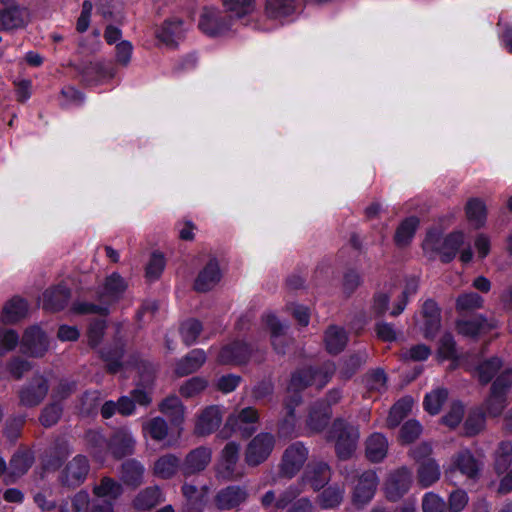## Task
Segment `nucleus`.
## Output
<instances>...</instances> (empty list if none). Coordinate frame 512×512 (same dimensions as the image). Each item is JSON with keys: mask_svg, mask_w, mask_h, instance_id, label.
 Listing matches in <instances>:
<instances>
[{"mask_svg": "<svg viewBox=\"0 0 512 512\" xmlns=\"http://www.w3.org/2000/svg\"><path fill=\"white\" fill-rule=\"evenodd\" d=\"M265 323L270 330L275 351L279 354H285V348L292 342L291 338L286 335L287 326L282 324L274 315H267Z\"/></svg>", "mask_w": 512, "mask_h": 512, "instance_id": "nucleus-25", "label": "nucleus"}, {"mask_svg": "<svg viewBox=\"0 0 512 512\" xmlns=\"http://www.w3.org/2000/svg\"><path fill=\"white\" fill-rule=\"evenodd\" d=\"M495 327L496 322L493 319L485 318L483 315H475L457 322L459 334L470 338L485 334Z\"/></svg>", "mask_w": 512, "mask_h": 512, "instance_id": "nucleus-21", "label": "nucleus"}, {"mask_svg": "<svg viewBox=\"0 0 512 512\" xmlns=\"http://www.w3.org/2000/svg\"><path fill=\"white\" fill-rule=\"evenodd\" d=\"M108 446L116 458H122L134 452L135 439L128 429L121 428L113 433Z\"/></svg>", "mask_w": 512, "mask_h": 512, "instance_id": "nucleus-22", "label": "nucleus"}, {"mask_svg": "<svg viewBox=\"0 0 512 512\" xmlns=\"http://www.w3.org/2000/svg\"><path fill=\"white\" fill-rule=\"evenodd\" d=\"M70 299V290L64 285L47 289L42 295V306L48 311L62 310Z\"/></svg>", "mask_w": 512, "mask_h": 512, "instance_id": "nucleus-26", "label": "nucleus"}, {"mask_svg": "<svg viewBox=\"0 0 512 512\" xmlns=\"http://www.w3.org/2000/svg\"><path fill=\"white\" fill-rule=\"evenodd\" d=\"M275 446V437L271 433L257 434L247 444L244 457L248 466L256 467L266 461Z\"/></svg>", "mask_w": 512, "mask_h": 512, "instance_id": "nucleus-6", "label": "nucleus"}, {"mask_svg": "<svg viewBox=\"0 0 512 512\" xmlns=\"http://www.w3.org/2000/svg\"><path fill=\"white\" fill-rule=\"evenodd\" d=\"M483 303L484 300L479 294L475 292H469L461 294L457 298L456 308L459 311H471L481 308Z\"/></svg>", "mask_w": 512, "mask_h": 512, "instance_id": "nucleus-60", "label": "nucleus"}, {"mask_svg": "<svg viewBox=\"0 0 512 512\" xmlns=\"http://www.w3.org/2000/svg\"><path fill=\"white\" fill-rule=\"evenodd\" d=\"M208 386V381L203 377H192L185 381L179 388V393L184 398H193L203 392Z\"/></svg>", "mask_w": 512, "mask_h": 512, "instance_id": "nucleus-55", "label": "nucleus"}, {"mask_svg": "<svg viewBox=\"0 0 512 512\" xmlns=\"http://www.w3.org/2000/svg\"><path fill=\"white\" fill-rule=\"evenodd\" d=\"M259 420L258 411L253 407H246L239 412L231 414L226 421V426L239 432L242 437H249L256 431V423Z\"/></svg>", "mask_w": 512, "mask_h": 512, "instance_id": "nucleus-13", "label": "nucleus"}, {"mask_svg": "<svg viewBox=\"0 0 512 512\" xmlns=\"http://www.w3.org/2000/svg\"><path fill=\"white\" fill-rule=\"evenodd\" d=\"M379 479L373 470L363 472L353 489L352 500L355 505L363 506L369 503L375 495Z\"/></svg>", "mask_w": 512, "mask_h": 512, "instance_id": "nucleus-14", "label": "nucleus"}, {"mask_svg": "<svg viewBox=\"0 0 512 512\" xmlns=\"http://www.w3.org/2000/svg\"><path fill=\"white\" fill-rule=\"evenodd\" d=\"M441 476L440 466L433 458H428L419 463L417 468V482L427 488L436 483Z\"/></svg>", "mask_w": 512, "mask_h": 512, "instance_id": "nucleus-33", "label": "nucleus"}, {"mask_svg": "<svg viewBox=\"0 0 512 512\" xmlns=\"http://www.w3.org/2000/svg\"><path fill=\"white\" fill-rule=\"evenodd\" d=\"M334 372L335 365L333 363L324 364L320 370L312 368L298 370L291 377L286 396H301L300 392L313 384L321 388L331 379Z\"/></svg>", "mask_w": 512, "mask_h": 512, "instance_id": "nucleus-4", "label": "nucleus"}, {"mask_svg": "<svg viewBox=\"0 0 512 512\" xmlns=\"http://www.w3.org/2000/svg\"><path fill=\"white\" fill-rule=\"evenodd\" d=\"M331 417V411L328 407H323L322 402H317L310 409L307 418V427L313 432L322 431Z\"/></svg>", "mask_w": 512, "mask_h": 512, "instance_id": "nucleus-37", "label": "nucleus"}, {"mask_svg": "<svg viewBox=\"0 0 512 512\" xmlns=\"http://www.w3.org/2000/svg\"><path fill=\"white\" fill-rule=\"evenodd\" d=\"M413 407V399L406 397L399 400L390 410L387 418V425L391 428L399 425L401 420L411 411Z\"/></svg>", "mask_w": 512, "mask_h": 512, "instance_id": "nucleus-50", "label": "nucleus"}, {"mask_svg": "<svg viewBox=\"0 0 512 512\" xmlns=\"http://www.w3.org/2000/svg\"><path fill=\"white\" fill-rule=\"evenodd\" d=\"M182 33L181 20H167L157 32V37L166 45H174L181 38Z\"/></svg>", "mask_w": 512, "mask_h": 512, "instance_id": "nucleus-44", "label": "nucleus"}, {"mask_svg": "<svg viewBox=\"0 0 512 512\" xmlns=\"http://www.w3.org/2000/svg\"><path fill=\"white\" fill-rule=\"evenodd\" d=\"M180 460L173 454H166L157 459L153 466L155 476L162 479H169L177 472Z\"/></svg>", "mask_w": 512, "mask_h": 512, "instance_id": "nucleus-40", "label": "nucleus"}, {"mask_svg": "<svg viewBox=\"0 0 512 512\" xmlns=\"http://www.w3.org/2000/svg\"><path fill=\"white\" fill-rule=\"evenodd\" d=\"M424 317V333L426 338H432L440 328V309L433 300H427L422 307Z\"/></svg>", "mask_w": 512, "mask_h": 512, "instance_id": "nucleus-35", "label": "nucleus"}, {"mask_svg": "<svg viewBox=\"0 0 512 512\" xmlns=\"http://www.w3.org/2000/svg\"><path fill=\"white\" fill-rule=\"evenodd\" d=\"M24 24V10L19 7L14 6L0 11V31L17 29Z\"/></svg>", "mask_w": 512, "mask_h": 512, "instance_id": "nucleus-42", "label": "nucleus"}, {"mask_svg": "<svg viewBox=\"0 0 512 512\" xmlns=\"http://www.w3.org/2000/svg\"><path fill=\"white\" fill-rule=\"evenodd\" d=\"M223 409L218 405L206 407L197 417L195 434L207 436L216 431L222 423Z\"/></svg>", "mask_w": 512, "mask_h": 512, "instance_id": "nucleus-17", "label": "nucleus"}, {"mask_svg": "<svg viewBox=\"0 0 512 512\" xmlns=\"http://www.w3.org/2000/svg\"><path fill=\"white\" fill-rule=\"evenodd\" d=\"M49 388L48 379L41 374H35L19 389V404L27 408L38 406L47 396Z\"/></svg>", "mask_w": 512, "mask_h": 512, "instance_id": "nucleus-7", "label": "nucleus"}, {"mask_svg": "<svg viewBox=\"0 0 512 512\" xmlns=\"http://www.w3.org/2000/svg\"><path fill=\"white\" fill-rule=\"evenodd\" d=\"M423 512H447L446 502L433 492H428L422 499Z\"/></svg>", "mask_w": 512, "mask_h": 512, "instance_id": "nucleus-62", "label": "nucleus"}, {"mask_svg": "<svg viewBox=\"0 0 512 512\" xmlns=\"http://www.w3.org/2000/svg\"><path fill=\"white\" fill-rule=\"evenodd\" d=\"M27 302L21 298H12L3 307L2 320L5 323H16L27 314Z\"/></svg>", "mask_w": 512, "mask_h": 512, "instance_id": "nucleus-39", "label": "nucleus"}, {"mask_svg": "<svg viewBox=\"0 0 512 512\" xmlns=\"http://www.w3.org/2000/svg\"><path fill=\"white\" fill-rule=\"evenodd\" d=\"M164 501L163 494L157 486L147 487L141 490L133 500L137 510H150Z\"/></svg>", "mask_w": 512, "mask_h": 512, "instance_id": "nucleus-36", "label": "nucleus"}, {"mask_svg": "<svg viewBox=\"0 0 512 512\" xmlns=\"http://www.w3.org/2000/svg\"><path fill=\"white\" fill-rule=\"evenodd\" d=\"M465 212L468 221L475 228H480L485 224L487 211L485 203L481 199H469L465 206Z\"/></svg>", "mask_w": 512, "mask_h": 512, "instance_id": "nucleus-41", "label": "nucleus"}, {"mask_svg": "<svg viewBox=\"0 0 512 512\" xmlns=\"http://www.w3.org/2000/svg\"><path fill=\"white\" fill-rule=\"evenodd\" d=\"M19 343V335L12 329L0 328V356L13 350Z\"/></svg>", "mask_w": 512, "mask_h": 512, "instance_id": "nucleus-63", "label": "nucleus"}, {"mask_svg": "<svg viewBox=\"0 0 512 512\" xmlns=\"http://www.w3.org/2000/svg\"><path fill=\"white\" fill-rule=\"evenodd\" d=\"M34 456L28 450H19L11 458L7 473V483H13L30 469Z\"/></svg>", "mask_w": 512, "mask_h": 512, "instance_id": "nucleus-23", "label": "nucleus"}, {"mask_svg": "<svg viewBox=\"0 0 512 512\" xmlns=\"http://www.w3.org/2000/svg\"><path fill=\"white\" fill-rule=\"evenodd\" d=\"M144 473V465L136 459L126 460L121 465V480L124 484L133 488H136L143 483Z\"/></svg>", "mask_w": 512, "mask_h": 512, "instance_id": "nucleus-30", "label": "nucleus"}, {"mask_svg": "<svg viewBox=\"0 0 512 512\" xmlns=\"http://www.w3.org/2000/svg\"><path fill=\"white\" fill-rule=\"evenodd\" d=\"M212 452L207 447H198L186 456L183 464L184 474H194L204 470L211 461Z\"/></svg>", "mask_w": 512, "mask_h": 512, "instance_id": "nucleus-27", "label": "nucleus"}, {"mask_svg": "<svg viewBox=\"0 0 512 512\" xmlns=\"http://www.w3.org/2000/svg\"><path fill=\"white\" fill-rule=\"evenodd\" d=\"M240 446L235 442L227 443L217 464V476L224 480H237L242 477V472L238 469Z\"/></svg>", "mask_w": 512, "mask_h": 512, "instance_id": "nucleus-9", "label": "nucleus"}, {"mask_svg": "<svg viewBox=\"0 0 512 512\" xmlns=\"http://www.w3.org/2000/svg\"><path fill=\"white\" fill-rule=\"evenodd\" d=\"M122 492L123 488L121 484L109 477L102 478L100 484L94 488V494L97 497L108 498L110 500H115Z\"/></svg>", "mask_w": 512, "mask_h": 512, "instance_id": "nucleus-52", "label": "nucleus"}, {"mask_svg": "<svg viewBox=\"0 0 512 512\" xmlns=\"http://www.w3.org/2000/svg\"><path fill=\"white\" fill-rule=\"evenodd\" d=\"M302 402V397L297 395L286 396L283 401L286 416L279 424V433L283 436L293 434L296 426L295 408Z\"/></svg>", "mask_w": 512, "mask_h": 512, "instance_id": "nucleus-32", "label": "nucleus"}, {"mask_svg": "<svg viewBox=\"0 0 512 512\" xmlns=\"http://www.w3.org/2000/svg\"><path fill=\"white\" fill-rule=\"evenodd\" d=\"M202 330V324L197 319H188L184 321L180 327V334L183 342L188 346L192 345L196 342Z\"/></svg>", "mask_w": 512, "mask_h": 512, "instance_id": "nucleus-56", "label": "nucleus"}, {"mask_svg": "<svg viewBox=\"0 0 512 512\" xmlns=\"http://www.w3.org/2000/svg\"><path fill=\"white\" fill-rule=\"evenodd\" d=\"M368 359V354L366 352H358L355 354H352L348 359H346L340 370L339 375L342 379L348 380L350 379L356 371L364 364L366 363Z\"/></svg>", "mask_w": 512, "mask_h": 512, "instance_id": "nucleus-51", "label": "nucleus"}, {"mask_svg": "<svg viewBox=\"0 0 512 512\" xmlns=\"http://www.w3.org/2000/svg\"><path fill=\"white\" fill-rule=\"evenodd\" d=\"M468 502L469 496L467 492L457 488L449 494L446 506L449 512H461L467 506Z\"/></svg>", "mask_w": 512, "mask_h": 512, "instance_id": "nucleus-61", "label": "nucleus"}, {"mask_svg": "<svg viewBox=\"0 0 512 512\" xmlns=\"http://www.w3.org/2000/svg\"><path fill=\"white\" fill-rule=\"evenodd\" d=\"M231 18L232 15H222L217 9L204 8L198 25L205 34L219 36L230 29Z\"/></svg>", "mask_w": 512, "mask_h": 512, "instance_id": "nucleus-10", "label": "nucleus"}, {"mask_svg": "<svg viewBox=\"0 0 512 512\" xmlns=\"http://www.w3.org/2000/svg\"><path fill=\"white\" fill-rule=\"evenodd\" d=\"M448 397V391L444 388H437L425 396L424 408L427 412L437 414Z\"/></svg>", "mask_w": 512, "mask_h": 512, "instance_id": "nucleus-54", "label": "nucleus"}, {"mask_svg": "<svg viewBox=\"0 0 512 512\" xmlns=\"http://www.w3.org/2000/svg\"><path fill=\"white\" fill-rule=\"evenodd\" d=\"M128 288L125 279L118 273H112L105 278L102 286L96 292L98 303L75 302L72 310L77 314H98L106 316L110 306L117 303Z\"/></svg>", "mask_w": 512, "mask_h": 512, "instance_id": "nucleus-1", "label": "nucleus"}, {"mask_svg": "<svg viewBox=\"0 0 512 512\" xmlns=\"http://www.w3.org/2000/svg\"><path fill=\"white\" fill-rule=\"evenodd\" d=\"M412 482V472L401 467L390 473L385 483V494L389 501L395 502L406 494Z\"/></svg>", "mask_w": 512, "mask_h": 512, "instance_id": "nucleus-12", "label": "nucleus"}, {"mask_svg": "<svg viewBox=\"0 0 512 512\" xmlns=\"http://www.w3.org/2000/svg\"><path fill=\"white\" fill-rule=\"evenodd\" d=\"M507 406V394L490 388V393L483 404L485 414L498 417Z\"/></svg>", "mask_w": 512, "mask_h": 512, "instance_id": "nucleus-46", "label": "nucleus"}, {"mask_svg": "<svg viewBox=\"0 0 512 512\" xmlns=\"http://www.w3.org/2000/svg\"><path fill=\"white\" fill-rule=\"evenodd\" d=\"M207 356L202 349H193L185 357L181 358L175 367L178 376H186L198 371L206 362Z\"/></svg>", "mask_w": 512, "mask_h": 512, "instance_id": "nucleus-29", "label": "nucleus"}, {"mask_svg": "<svg viewBox=\"0 0 512 512\" xmlns=\"http://www.w3.org/2000/svg\"><path fill=\"white\" fill-rule=\"evenodd\" d=\"M301 484H293L276 496L274 490L267 491L261 498L260 503L264 509L275 508L276 510H284L292 501H294L303 489Z\"/></svg>", "mask_w": 512, "mask_h": 512, "instance_id": "nucleus-16", "label": "nucleus"}, {"mask_svg": "<svg viewBox=\"0 0 512 512\" xmlns=\"http://www.w3.org/2000/svg\"><path fill=\"white\" fill-rule=\"evenodd\" d=\"M222 2L228 13L241 18L254 10L255 0H222Z\"/></svg>", "mask_w": 512, "mask_h": 512, "instance_id": "nucleus-57", "label": "nucleus"}, {"mask_svg": "<svg viewBox=\"0 0 512 512\" xmlns=\"http://www.w3.org/2000/svg\"><path fill=\"white\" fill-rule=\"evenodd\" d=\"M295 9L296 0H267L266 3V13L273 19L289 16Z\"/></svg>", "mask_w": 512, "mask_h": 512, "instance_id": "nucleus-48", "label": "nucleus"}, {"mask_svg": "<svg viewBox=\"0 0 512 512\" xmlns=\"http://www.w3.org/2000/svg\"><path fill=\"white\" fill-rule=\"evenodd\" d=\"M344 495V486L333 484L325 488L317 495L316 503L323 510L334 509L343 502Z\"/></svg>", "mask_w": 512, "mask_h": 512, "instance_id": "nucleus-34", "label": "nucleus"}, {"mask_svg": "<svg viewBox=\"0 0 512 512\" xmlns=\"http://www.w3.org/2000/svg\"><path fill=\"white\" fill-rule=\"evenodd\" d=\"M168 424L161 417H154L142 424L144 436H148L154 441H163L168 435Z\"/></svg>", "mask_w": 512, "mask_h": 512, "instance_id": "nucleus-45", "label": "nucleus"}, {"mask_svg": "<svg viewBox=\"0 0 512 512\" xmlns=\"http://www.w3.org/2000/svg\"><path fill=\"white\" fill-rule=\"evenodd\" d=\"M184 409L181 400L174 395L166 397L159 404V411L168 416L175 425H179L183 422Z\"/></svg>", "mask_w": 512, "mask_h": 512, "instance_id": "nucleus-38", "label": "nucleus"}, {"mask_svg": "<svg viewBox=\"0 0 512 512\" xmlns=\"http://www.w3.org/2000/svg\"><path fill=\"white\" fill-rule=\"evenodd\" d=\"M502 360L498 357H492L481 362L477 367L479 381L483 384L489 383L501 370Z\"/></svg>", "mask_w": 512, "mask_h": 512, "instance_id": "nucleus-49", "label": "nucleus"}, {"mask_svg": "<svg viewBox=\"0 0 512 512\" xmlns=\"http://www.w3.org/2000/svg\"><path fill=\"white\" fill-rule=\"evenodd\" d=\"M348 342V334L344 328L330 325L324 333L325 348L330 354H338L344 350Z\"/></svg>", "mask_w": 512, "mask_h": 512, "instance_id": "nucleus-31", "label": "nucleus"}, {"mask_svg": "<svg viewBox=\"0 0 512 512\" xmlns=\"http://www.w3.org/2000/svg\"><path fill=\"white\" fill-rule=\"evenodd\" d=\"M387 438L378 432L371 434L365 442V454L369 461L374 463L381 462L388 452Z\"/></svg>", "mask_w": 512, "mask_h": 512, "instance_id": "nucleus-28", "label": "nucleus"}, {"mask_svg": "<svg viewBox=\"0 0 512 512\" xmlns=\"http://www.w3.org/2000/svg\"><path fill=\"white\" fill-rule=\"evenodd\" d=\"M463 242L462 232H453L443 236L439 230L431 229L426 234L422 248L430 259L438 256L443 263H449L455 258Z\"/></svg>", "mask_w": 512, "mask_h": 512, "instance_id": "nucleus-2", "label": "nucleus"}, {"mask_svg": "<svg viewBox=\"0 0 512 512\" xmlns=\"http://www.w3.org/2000/svg\"><path fill=\"white\" fill-rule=\"evenodd\" d=\"M308 449L301 442H295L289 445L281 459L279 474L281 477L291 479L304 466L308 459Z\"/></svg>", "mask_w": 512, "mask_h": 512, "instance_id": "nucleus-8", "label": "nucleus"}, {"mask_svg": "<svg viewBox=\"0 0 512 512\" xmlns=\"http://www.w3.org/2000/svg\"><path fill=\"white\" fill-rule=\"evenodd\" d=\"M63 408L60 403L53 401L46 405L40 414L39 421L44 427L55 425L61 418Z\"/></svg>", "mask_w": 512, "mask_h": 512, "instance_id": "nucleus-58", "label": "nucleus"}, {"mask_svg": "<svg viewBox=\"0 0 512 512\" xmlns=\"http://www.w3.org/2000/svg\"><path fill=\"white\" fill-rule=\"evenodd\" d=\"M221 279V272L217 260H210L199 272L194 282V289L198 292H207L213 289Z\"/></svg>", "mask_w": 512, "mask_h": 512, "instance_id": "nucleus-24", "label": "nucleus"}, {"mask_svg": "<svg viewBox=\"0 0 512 512\" xmlns=\"http://www.w3.org/2000/svg\"><path fill=\"white\" fill-rule=\"evenodd\" d=\"M498 373L499 374L492 383L491 388L502 393L508 394V391L512 387V368H504Z\"/></svg>", "mask_w": 512, "mask_h": 512, "instance_id": "nucleus-64", "label": "nucleus"}, {"mask_svg": "<svg viewBox=\"0 0 512 512\" xmlns=\"http://www.w3.org/2000/svg\"><path fill=\"white\" fill-rule=\"evenodd\" d=\"M331 479V468L323 462H311L307 465L301 479L296 484H301L304 490L306 484H309L314 491H320Z\"/></svg>", "mask_w": 512, "mask_h": 512, "instance_id": "nucleus-11", "label": "nucleus"}, {"mask_svg": "<svg viewBox=\"0 0 512 512\" xmlns=\"http://www.w3.org/2000/svg\"><path fill=\"white\" fill-rule=\"evenodd\" d=\"M481 465L469 450H462L454 454L451 458L449 468L445 471L446 478L453 485L458 483L454 480L457 472L464 475L467 479L475 480L480 473Z\"/></svg>", "mask_w": 512, "mask_h": 512, "instance_id": "nucleus-5", "label": "nucleus"}, {"mask_svg": "<svg viewBox=\"0 0 512 512\" xmlns=\"http://www.w3.org/2000/svg\"><path fill=\"white\" fill-rule=\"evenodd\" d=\"M89 472V463L85 456H75L61 473L60 481L68 487L81 485Z\"/></svg>", "mask_w": 512, "mask_h": 512, "instance_id": "nucleus-15", "label": "nucleus"}, {"mask_svg": "<svg viewBox=\"0 0 512 512\" xmlns=\"http://www.w3.org/2000/svg\"><path fill=\"white\" fill-rule=\"evenodd\" d=\"M485 425V412L482 409H476L469 413L464 427L467 435L478 434Z\"/></svg>", "mask_w": 512, "mask_h": 512, "instance_id": "nucleus-59", "label": "nucleus"}, {"mask_svg": "<svg viewBox=\"0 0 512 512\" xmlns=\"http://www.w3.org/2000/svg\"><path fill=\"white\" fill-rule=\"evenodd\" d=\"M248 491L245 487L230 485L219 490L215 496V504L220 510H231L245 503Z\"/></svg>", "mask_w": 512, "mask_h": 512, "instance_id": "nucleus-19", "label": "nucleus"}, {"mask_svg": "<svg viewBox=\"0 0 512 512\" xmlns=\"http://www.w3.org/2000/svg\"><path fill=\"white\" fill-rule=\"evenodd\" d=\"M21 344L24 353L34 357L43 356L49 346L45 333L37 326L25 330Z\"/></svg>", "mask_w": 512, "mask_h": 512, "instance_id": "nucleus-18", "label": "nucleus"}, {"mask_svg": "<svg viewBox=\"0 0 512 512\" xmlns=\"http://www.w3.org/2000/svg\"><path fill=\"white\" fill-rule=\"evenodd\" d=\"M512 443L501 442L495 452L494 469L498 475L512 472Z\"/></svg>", "mask_w": 512, "mask_h": 512, "instance_id": "nucleus-43", "label": "nucleus"}, {"mask_svg": "<svg viewBox=\"0 0 512 512\" xmlns=\"http://www.w3.org/2000/svg\"><path fill=\"white\" fill-rule=\"evenodd\" d=\"M251 355V348L242 341L225 345L219 352L217 361L223 365H240L246 363Z\"/></svg>", "mask_w": 512, "mask_h": 512, "instance_id": "nucleus-20", "label": "nucleus"}, {"mask_svg": "<svg viewBox=\"0 0 512 512\" xmlns=\"http://www.w3.org/2000/svg\"><path fill=\"white\" fill-rule=\"evenodd\" d=\"M81 73L86 81H90L94 74L97 79L113 78L116 71L114 68L107 67L103 63L90 62L82 69Z\"/></svg>", "mask_w": 512, "mask_h": 512, "instance_id": "nucleus-53", "label": "nucleus"}, {"mask_svg": "<svg viewBox=\"0 0 512 512\" xmlns=\"http://www.w3.org/2000/svg\"><path fill=\"white\" fill-rule=\"evenodd\" d=\"M359 437L358 427L342 418L336 419L329 430V438L335 442V451L337 457L341 460L352 457L357 448Z\"/></svg>", "mask_w": 512, "mask_h": 512, "instance_id": "nucleus-3", "label": "nucleus"}, {"mask_svg": "<svg viewBox=\"0 0 512 512\" xmlns=\"http://www.w3.org/2000/svg\"><path fill=\"white\" fill-rule=\"evenodd\" d=\"M418 225L419 220L414 216L406 218L404 221H402L398 226L394 236L396 245L399 247L407 246L411 242Z\"/></svg>", "mask_w": 512, "mask_h": 512, "instance_id": "nucleus-47", "label": "nucleus"}]
</instances>
